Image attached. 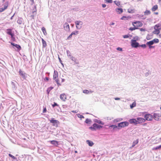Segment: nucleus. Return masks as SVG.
Returning a JSON list of instances; mask_svg holds the SVG:
<instances>
[{"label": "nucleus", "instance_id": "1", "mask_svg": "<svg viewBox=\"0 0 161 161\" xmlns=\"http://www.w3.org/2000/svg\"><path fill=\"white\" fill-rule=\"evenodd\" d=\"M159 42V40L157 38H155L152 41L147 42L146 43V45L147 46L149 49L154 48V46H152L154 43H157Z\"/></svg>", "mask_w": 161, "mask_h": 161}, {"label": "nucleus", "instance_id": "2", "mask_svg": "<svg viewBox=\"0 0 161 161\" xmlns=\"http://www.w3.org/2000/svg\"><path fill=\"white\" fill-rule=\"evenodd\" d=\"M103 126L101 125H99L97 124L96 123L93 124L92 126L90 127H89V129H91L92 130L95 131L96 130V129H100L101 128H103Z\"/></svg>", "mask_w": 161, "mask_h": 161}, {"label": "nucleus", "instance_id": "3", "mask_svg": "<svg viewBox=\"0 0 161 161\" xmlns=\"http://www.w3.org/2000/svg\"><path fill=\"white\" fill-rule=\"evenodd\" d=\"M50 122L52 124V125L55 127H58V125L59 124V121L55 119L54 118H52L50 120Z\"/></svg>", "mask_w": 161, "mask_h": 161}, {"label": "nucleus", "instance_id": "4", "mask_svg": "<svg viewBox=\"0 0 161 161\" xmlns=\"http://www.w3.org/2000/svg\"><path fill=\"white\" fill-rule=\"evenodd\" d=\"M76 28L77 29H80L82 27L83 24V22L80 20H76L75 22Z\"/></svg>", "mask_w": 161, "mask_h": 161}, {"label": "nucleus", "instance_id": "5", "mask_svg": "<svg viewBox=\"0 0 161 161\" xmlns=\"http://www.w3.org/2000/svg\"><path fill=\"white\" fill-rule=\"evenodd\" d=\"M129 123L127 121H124L121 122L118 124V127L119 128L124 127L128 126Z\"/></svg>", "mask_w": 161, "mask_h": 161}, {"label": "nucleus", "instance_id": "6", "mask_svg": "<svg viewBox=\"0 0 161 161\" xmlns=\"http://www.w3.org/2000/svg\"><path fill=\"white\" fill-rule=\"evenodd\" d=\"M131 46L134 48H137L139 47V44L138 42H136V40L132 39L131 40Z\"/></svg>", "mask_w": 161, "mask_h": 161}, {"label": "nucleus", "instance_id": "7", "mask_svg": "<svg viewBox=\"0 0 161 161\" xmlns=\"http://www.w3.org/2000/svg\"><path fill=\"white\" fill-rule=\"evenodd\" d=\"M9 42L10 43L11 45L15 49L16 48L17 49L16 50V51L19 52L21 49V47L19 45L15 44L14 43L12 42Z\"/></svg>", "mask_w": 161, "mask_h": 161}, {"label": "nucleus", "instance_id": "8", "mask_svg": "<svg viewBox=\"0 0 161 161\" xmlns=\"http://www.w3.org/2000/svg\"><path fill=\"white\" fill-rule=\"evenodd\" d=\"M153 117L156 120H161V114L158 113H154L153 115Z\"/></svg>", "mask_w": 161, "mask_h": 161}, {"label": "nucleus", "instance_id": "9", "mask_svg": "<svg viewBox=\"0 0 161 161\" xmlns=\"http://www.w3.org/2000/svg\"><path fill=\"white\" fill-rule=\"evenodd\" d=\"M19 75L21 76L24 79H26L27 77V74L24 71L20 69L19 72Z\"/></svg>", "mask_w": 161, "mask_h": 161}, {"label": "nucleus", "instance_id": "10", "mask_svg": "<svg viewBox=\"0 0 161 161\" xmlns=\"http://www.w3.org/2000/svg\"><path fill=\"white\" fill-rule=\"evenodd\" d=\"M132 25H134V24H136V26L137 27H141L143 25L142 23L140 21H136L132 23Z\"/></svg>", "mask_w": 161, "mask_h": 161}, {"label": "nucleus", "instance_id": "11", "mask_svg": "<svg viewBox=\"0 0 161 161\" xmlns=\"http://www.w3.org/2000/svg\"><path fill=\"white\" fill-rule=\"evenodd\" d=\"M144 117L145 119L148 121L151 120L153 118V115L152 116L150 114H145L144 116Z\"/></svg>", "mask_w": 161, "mask_h": 161}, {"label": "nucleus", "instance_id": "12", "mask_svg": "<svg viewBox=\"0 0 161 161\" xmlns=\"http://www.w3.org/2000/svg\"><path fill=\"white\" fill-rule=\"evenodd\" d=\"M145 121V119L143 118L138 117L137 118L136 122L137 124L142 123L144 122Z\"/></svg>", "mask_w": 161, "mask_h": 161}, {"label": "nucleus", "instance_id": "13", "mask_svg": "<svg viewBox=\"0 0 161 161\" xmlns=\"http://www.w3.org/2000/svg\"><path fill=\"white\" fill-rule=\"evenodd\" d=\"M64 28H65L64 29L66 31H69L70 30L69 26V25L67 23H64Z\"/></svg>", "mask_w": 161, "mask_h": 161}, {"label": "nucleus", "instance_id": "14", "mask_svg": "<svg viewBox=\"0 0 161 161\" xmlns=\"http://www.w3.org/2000/svg\"><path fill=\"white\" fill-rule=\"evenodd\" d=\"M154 29L155 30L153 31V33L158 35L160 33V31L159 30L157 27H155V25L154 26Z\"/></svg>", "mask_w": 161, "mask_h": 161}, {"label": "nucleus", "instance_id": "15", "mask_svg": "<svg viewBox=\"0 0 161 161\" xmlns=\"http://www.w3.org/2000/svg\"><path fill=\"white\" fill-rule=\"evenodd\" d=\"M129 122L131 124H134L135 125L137 124L136 119L134 118L130 119L129 120Z\"/></svg>", "mask_w": 161, "mask_h": 161}, {"label": "nucleus", "instance_id": "16", "mask_svg": "<svg viewBox=\"0 0 161 161\" xmlns=\"http://www.w3.org/2000/svg\"><path fill=\"white\" fill-rule=\"evenodd\" d=\"M60 98L64 101H65L66 99V96L64 94H62L60 95Z\"/></svg>", "mask_w": 161, "mask_h": 161}, {"label": "nucleus", "instance_id": "17", "mask_svg": "<svg viewBox=\"0 0 161 161\" xmlns=\"http://www.w3.org/2000/svg\"><path fill=\"white\" fill-rule=\"evenodd\" d=\"M58 72L56 70H54L53 75V79L55 80L58 78Z\"/></svg>", "mask_w": 161, "mask_h": 161}, {"label": "nucleus", "instance_id": "18", "mask_svg": "<svg viewBox=\"0 0 161 161\" xmlns=\"http://www.w3.org/2000/svg\"><path fill=\"white\" fill-rule=\"evenodd\" d=\"M94 121L95 122L99 124L103 125L104 124V123L102 122V121L99 120L98 119H95L94 120Z\"/></svg>", "mask_w": 161, "mask_h": 161}, {"label": "nucleus", "instance_id": "19", "mask_svg": "<svg viewBox=\"0 0 161 161\" xmlns=\"http://www.w3.org/2000/svg\"><path fill=\"white\" fill-rule=\"evenodd\" d=\"M23 22V19L21 18H19L17 20V23L19 25H21Z\"/></svg>", "mask_w": 161, "mask_h": 161}, {"label": "nucleus", "instance_id": "20", "mask_svg": "<svg viewBox=\"0 0 161 161\" xmlns=\"http://www.w3.org/2000/svg\"><path fill=\"white\" fill-rule=\"evenodd\" d=\"M50 143L56 146L58 145V142L55 140L50 141Z\"/></svg>", "mask_w": 161, "mask_h": 161}, {"label": "nucleus", "instance_id": "21", "mask_svg": "<svg viewBox=\"0 0 161 161\" xmlns=\"http://www.w3.org/2000/svg\"><path fill=\"white\" fill-rule=\"evenodd\" d=\"M116 11L119 14H121L123 12V10L122 8H117L116 9Z\"/></svg>", "mask_w": 161, "mask_h": 161}, {"label": "nucleus", "instance_id": "22", "mask_svg": "<svg viewBox=\"0 0 161 161\" xmlns=\"http://www.w3.org/2000/svg\"><path fill=\"white\" fill-rule=\"evenodd\" d=\"M86 142L88 144L89 146L92 147L94 144V143L91 141L88 140L86 141Z\"/></svg>", "mask_w": 161, "mask_h": 161}, {"label": "nucleus", "instance_id": "23", "mask_svg": "<svg viewBox=\"0 0 161 161\" xmlns=\"http://www.w3.org/2000/svg\"><path fill=\"white\" fill-rule=\"evenodd\" d=\"M93 92V91H89L87 90H83V93L86 94H88L89 93H92Z\"/></svg>", "mask_w": 161, "mask_h": 161}, {"label": "nucleus", "instance_id": "24", "mask_svg": "<svg viewBox=\"0 0 161 161\" xmlns=\"http://www.w3.org/2000/svg\"><path fill=\"white\" fill-rule=\"evenodd\" d=\"M158 8V6L157 5H155L152 8L151 10L153 11H155Z\"/></svg>", "mask_w": 161, "mask_h": 161}, {"label": "nucleus", "instance_id": "25", "mask_svg": "<svg viewBox=\"0 0 161 161\" xmlns=\"http://www.w3.org/2000/svg\"><path fill=\"white\" fill-rule=\"evenodd\" d=\"M42 42L43 47H45L47 46L46 42L43 38H42Z\"/></svg>", "mask_w": 161, "mask_h": 161}, {"label": "nucleus", "instance_id": "26", "mask_svg": "<svg viewBox=\"0 0 161 161\" xmlns=\"http://www.w3.org/2000/svg\"><path fill=\"white\" fill-rule=\"evenodd\" d=\"M155 27H157L159 30H161V23H158L155 25Z\"/></svg>", "mask_w": 161, "mask_h": 161}, {"label": "nucleus", "instance_id": "27", "mask_svg": "<svg viewBox=\"0 0 161 161\" xmlns=\"http://www.w3.org/2000/svg\"><path fill=\"white\" fill-rule=\"evenodd\" d=\"M133 26H134V27H130L129 29V30L131 31H133L136 29H138V27H136V25H134Z\"/></svg>", "mask_w": 161, "mask_h": 161}, {"label": "nucleus", "instance_id": "28", "mask_svg": "<svg viewBox=\"0 0 161 161\" xmlns=\"http://www.w3.org/2000/svg\"><path fill=\"white\" fill-rule=\"evenodd\" d=\"M128 12L130 13H133L135 12V10L134 9L129 8L128 9Z\"/></svg>", "mask_w": 161, "mask_h": 161}, {"label": "nucleus", "instance_id": "29", "mask_svg": "<svg viewBox=\"0 0 161 161\" xmlns=\"http://www.w3.org/2000/svg\"><path fill=\"white\" fill-rule=\"evenodd\" d=\"M138 140L133 142L132 143V145L131 147H134L136 145V144H137L138 143Z\"/></svg>", "mask_w": 161, "mask_h": 161}, {"label": "nucleus", "instance_id": "30", "mask_svg": "<svg viewBox=\"0 0 161 161\" xmlns=\"http://www.w3.org/2000/svg\"><path fill=\"white\" fill-rule=\"evenodd\" d=\"M161 149V145H160L158 146H157L156 147H154L153 148V150H158V149Z\"/></svg>", "mask_w": 161, "mask_h": 161}, {"label": "nucleus", "instance_id": "31", "mask_svg": "<svg viewBox=\"0 0 161 161\" xmlns=\"http://www.w3.org/2000/svg\"><path fill=\"white\" fill-rule=\"evenodd\" d=\"M136 102L135 101L132 104L130 105V108L131 109L133 108L134 107L136 106Z\"/></svg>", "mask_w": 161, "mask_h": 161}, {"label": "nucleus", "instance_id": "32", "mask_svg": "<svg viewBox=\"0 0 161 161\" xmlns=\"http://www.w3.org/2000/svg\"><path fill=\"white\" fill-rule=\"evenodd\" d=\"M11 84L12 85V88H13V89H15V90L16 89L17 87L15 85V83L14 82L12 81Z\"/></svg>", "mask_w": 161, "mask_h": 161}, {"label": "nucleus", "instance_id": "33", "mask_svg": "<svg viewBox=\"0 0 161 161\" xmlns=\"http://www.w3.org/2000/svg\"><path fill=\"white\" fill-rule=\"evenodd\" d=\"M72 61L74 62L75 64H79V62L76 58H75Z\"/></svg>", "mask_w": 161, "mask_h": 161}, {"label": "nucleus", "instance_id": "34", "mask_svg": "<svg viewBox=\"0 0 161 161\" xmlns=\"http://www.w3.org/2000/svg\"><path fill=\"white\" fill-rule=\"evenodd\" d=\"M144 13L145 15H148L150 14H151V12L150 10H146Z\"/></svg>", "mask_w": 161, "mask_h": 161}, {"label": "nucleus", "instance_id": "35", "mask_svg": "<svg viewBox=\"0 0 161 161\" xmlns=\"http://www.w3.org/2000/svg\"><path fill=\"white\" fill-rule=\"evenodd\" d=\"M7 34L8 35H11L12 33V30L10 29H7Z\"/></svg>", "mask_w": 161, "mask_h": 161}, {"label": "nucleus", "instance_id": "36", "mask_svg": "<svg viewBox=\"0 0 161 161\" xmlns=\"http://www.w3.org/2000/svg\"><path fill=\"white\" fill-rule=\"evenodd\" d=\"M66 53L67 54V56L68 57V58H69L70 57H71V56H72L71 55V53L68 50H67L66 51Z\"/></svg>", "mask_w": 161, "mask_h": 161}, {"label": "nucleus", "instance_id": "37", "mask_svg": "<svg viewBox=\"0 0 161 161\" xmlns=\"http://www.w3.org/2000/svg\"><path fill=\"white\" fill-rule=\"evenodd\" d=\"M122 120H123L122 118H118V119H114V122H117L120 121Z\"/></svg>", "mask_w": 161, "mask_h": 161}, {"label": "nucleus", "instance_id": "38", "mask_svg": "<svg viewBox=\"0 0 161 161\" xmlns=\"http://www.w3.org/2000/svg\"><path fill=\"white\" fill-rule=\"evenodd\" d=\"M92 121V120L91 119H89L88 118H87L86 120L85 121V122L87 124H89Z\"/></svg>", "mask_w": 161, "mask_h": 161}, {"label": "nucleus", "instance_id": "39", "mask_svg": "<svg viewBox=\"0 0 161 161\" xmlns=\"http://www.w3.org/2000/svg\"><path fill=\"white\" fill-rule=\"evenodd\" d=\"M79 33V31H73L71 33V34L73 35H76L78 34Z\"/></svg>", "mask_w": 161, "mask_h": 161}, {"label": "nucleus", "instance_id": "40", "mask_svg": "<svg viewBox=\"0 0 161 161\" xmlns=\"http://www.w3.org/2000/svg\"><path fill=\"white\" fill-rule=\"evenodd\" d=\"M147 45L146 44H143L142 45H139V47H141L143 48H145L147 47Z\"/></svg>", "mask_w": 161, "mask_h": 161}, {"label": "nucleus", "instance_id": "41", "mask_svg": "<svg viewBox=\"0 0 161 161\" xmlns=\"http://www.w3.org/2000/svg\"><path fill=\"white\" fill-rule=\"evenodd\" d=\"M42 30L44 35H45V33H47L46 29L45 28H44V27H42Z\"/></svg>", "mask_w": 161, "mask_h": 161}, {"label": "nucleus", "instance_id": "42", "mask_svg": "<svg viewBox=\"0 0 161 161\" xmlns=\"http://www.w3.org/2000/svg\"><path fill=\"white\" fill-rule=\"evenodd\" d=\"M57 83L58 86L61 85L60 83L59 82V80L58 79H56L54 80Z\"/></svg>", "mask_w": 161, "mask_h": 161}, {"label": "nucleus", "instance_id": "43", "mask_svg": "<svg viewBox=\"0 0 161 161\" xmlns=\"http://www.w3.org/2000/svg\"><path fill=\"white\" fill-rule=\"evenodd\" d=\"M8 155L9 156L12 158L13 159V160H15V159H16V158L14 156H13V155H12V154H8Z\"/></svg>", "mask_w": 161, "mask_h": 161}, {"label": "nucleus", "instance_id": "44", "mask_svg": "<svg viewBox=\"0 0 161 161\" xmlns=\"http://www.w3.org/2000/svg\"><path fill=\"white\" fill-rule=\"evenodd\" d=\"M152 35H150L149 34H148L147 37H146V39L147 40H150L152 39V38L150 37V36H151Z\"/></svg>", "mask_w": 161, "mask_h": 161}, {"label": "nucleus", "instance_id": "45", "mask_svg": "<svg viewBox=\"0 0 161 161\" xmlns=\"http://www.w3.org/2000/svg\"><path fill=\"white\" fill-rule=\"evenodd\" d=\"M114 3L117 5V6H119V5H120V3L119 1H114Z\"/></svg>", "mask_w": 161, "mask_h": 161}, {"label": "nucleus", "instance_id": "46", "mask_svg": "<svg viewBox=\"0 0 161 161\" xmlns=\"http://www.w3.org/2000/svg\"><path fill=\"white\" fill-rule=\"evenodd\" d=\"M110 127L113 128V129L114 130L115 128H116L117 127L118 125L117 126L115 125H112L110 126Z\"/></svg>", "mask_w": 161, "mask_h": 161}, {"label": "nucleus", "instance_id": "47", "mask_svg": "<svg viewBox=\"0 0 161 161\" xmlns=\"http://www.w3.org/2000/svg\"><path fill=\"white\" fill-rule=\"evenodd\" d=\"M33 11H32V13L33 14H36V6H35L34 7V8H33Z\"/></svg>", "mask_w": 161, "mask_h": 161}, {"label": "nucleus", "instance_id": "48", "mask_svg": "<svg viewBox=\"0 0 161 161\" xmlns=\"http://www.w3.org/2000/svg\"><path fill=\"white\" fill-rule=\"evenodd\" d=\"M77 116L78 117L80 118L81 119L82 118H84V116H83L82 115L80 114H77Z\"/></svg>", "mask_w": 161, "mask_h": 161}, {"label": "nucleus", "instance_id": "49", "mask_svg": "<svg viewBox=\"0 0 161 161\" xmlns=\"http://www.w3.org/2000/svg\"><path fill=\"white\" fill-rule=\"evenodd\" d=\"M53 87H52V86H51V87H49V88H47V92L49 91V92H49V91H50V90H52V89H53Z\"/></svg>", "mask_w": 161, "mask_h": 161}, {"label": "nucleus", "instance_id": "50", "mask_svg": "<svg viewBox=\"0 0 161 161\" xmlns=\"http://www.w3.org/2000/svg\"><path fill=\"white\" fill-rule=\"evenodd\" d=\"M106 2L107 3H111L112 2V0H105Z\"/></svg>", "mask_w": 161, "mask_h": 161}, {"label": "nucleus", "instance_id": "51", "mask_svg": "<svg viewBox=\"0 0 161 161\" xmlns=\"http://www.w3.org/2000/svg\"><path fill=\"white\" fill-rule=\"evenodd\" d=\"M52 107L53 108H54V107H55L56 106H58V105L56 103L54 102V103L53 104H52Z\"/></svg>", "mask_w": 161, "mask_h": 161}, {"label": "nucleus", "instance_id": "52", "mask_svg": "<svg viewBox=\"0 0 161 161\" xmlns=\"http://www.w3.org/2000/svg\"><path fill=\"white\" fill-rule=\"evenodd\" d=\"M43 110L42 112L43 113H45L47 112V109L46 107H44V106L43 107Z\"/></svg>", "mask_w": 161, "mask_h": 161}, {"label": "nucleus", "instance_id": "53", "mask_svg": "<svg viewBox=\"0 0 161 161\" xmlns=\"http://www.w3.org/2000/svg\"><path fill=\"white\" fill-rule=\"evenodd\" d=\"M125 19H127V17L126 16H123L121 18V19L125 20Z\"/></svg>", "mask_w": 161, "mask_h": 161}, {"label": "nucleus", "instance_id": "54", "mask_svg": "<svg viewBox=\"0 0 161 161\" xmlns=\"http://www.w3.org/2000/svg\"><path fill=\"white\" fill-rule=\"evenodd\" d=\"M8 2L7 3V4H6V5H4V8H3L4 9V10L6 9L8 7V5H7Z\"/></svg>", "mask_w": 161, "mask_h": 161}, {"label": "nucleus", "instance_id": "55", "mask_svg": "<svg viewBox=\"0 0 161 161\" xmlns=\"http://www.w3.org/2000/svg\"><path fill=\"white\" fill-rule=\"evenodd\" d=\"M129 36L128 35H124L123 36V37L124 38H128L129 37Z\"/></svg>", "mask_w": 161, "mask_h": 161}, {"label": "nucleus", "instance_id": "56", "mask_svg": "<svg viewBox=\"0 0 161 161\" xmlns=\"http://www.w3.org/2000/svg\"><path fill=\"white\" fill-rule=\"evenodd\" d=\"M72 35L71 34L69 36L67 37V40H69L72 37Z\"/></svg>", "mask_w": 161, "mask_h": 161}, {"label": "nucleus", "instance_id": "57", "mask_svg": "<svg viewBox=\"0 0 161 161\" xmlns=\"http://www.w3.org/2000/svg\"><path fill=\"white\" fill-rule=\"evenodd\" d=\"M117 50L118 51H122V48L120 47H118L117 48Z\"/></svg>", "mask_w": 161, "mask_h": 161}, {"label": "nucleus", "instance_id": "58", "mask_svg": "<svg viewBox=\"0 0 161 161\" xmlns=\"http://www.w3.org/2000/svg\"><path fill=\"white\" fill-rule=\"evenodd\" d=\"M49 80V78L48 77H46L44 79V80L45 81H48Z\"/></svg>", "mask_w": 161, "mask_h": 161}, {"label": "nucleus", "instance_id": "59", "mask_svg": "<svg viewBox=\"0 0 161 161\" xmlns=\"http://www.w3.org/2000/svg\"><path fill=\"white\" fill-rule=\"evenodd\" d=\"M58 59L59 60V61L61 63V64L63 65V64L62 63V61L60 58H59V57H58Z\"/></svg>", "mask_w": 161, "mask_h": 161}, {"label": "nucleus", "instance_id": "60", "mask_svg": "<svg viewBox=\"0 0 161 161\" xmlns=\"http://www.w3.org/2000/svg\"><path fill=\"white\" fill-rule=\"evenodd\" d=\"M11 40L13 41V42H15V41H16V39H15V38L14 37H12L11 38Z\"/></svg>", "mask_w": 161, "mask_h": 161}, {"label": "nucleus", "instance_id": "61", "mask_svg": "<svg viewBox=\"0 0 161 161\" xmlns=\"http://www.w3.org/2000/svg\"><path fill=\"white\" fill-rule=\"evenodd\" d=\"M139 29L140 30V31H146V30L145 29H144V28H140Z\"/></svg>", "mask_w": 161, "mask_h": 161}, {"label": "nucleus", "instance_id": "62", "mask_svg": "<svg viewBox=\"0 0 161 161\" xmlns=\"http://www.w3.org/2000/svg\"><path fill=\"white\" fill-rule=\"evenodd\" d=\"M75 58V57H74L73 56H71V57H70L69 58H70L72 60H73V59Z\"/></svg>", "mask_w": 161, "mask_h": 161}, {"label": "nucleus", "instance_id": "63", "mask_svg": "<svg viewBox=\"0 0 161 161\" xmlns=\"http://www.w3.org/2000/svg\"><path fill=\"white\" fill-rule=\"evenodd\" d=\"M9 35L11 36V38L12 37H14V34L13 33H12L11 34V35Z\"/></svg>", "mask_w": 161, "mask_h": 161}, {"label": "nucleus", "instance_id": "64", "mask_svg": "<svg viewBox=\"0 0 161 161\" xmlns=\"http://www.w3.org/2000/svg\"><path fill=\"white\" fill-rule=\"evenodd\" d=\"M4 9H3V8H0V12H2L4 11Z\"/></svg>", "mask_w": 161, "mask_h": 161}]
</instances>
